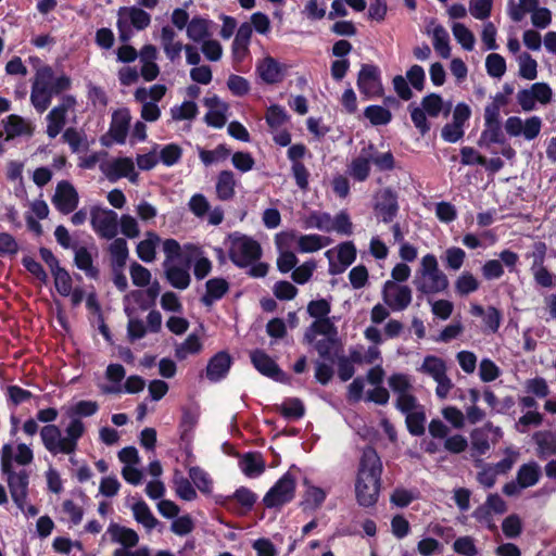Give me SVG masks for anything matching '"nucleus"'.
I'll use <instances>...</instances> for the list:
<instances>
[{
	"label": "nucleus",
	"mask_w": 556,
	"mask_h": 556,
	"mask_svg": "<svg viewBox=\"0 0 556 556\" xmlns=\"http://www.w3.org/2000/svg\"><path fill=\"white\" fill-rule=\"evenodd\" d=\"M382 464L372 447H366L361 458L358 475L355 483L356 498L359 505H374L379 496Z\"/></svg>",
	"instance_id": "1"
},
{
	"label": "nucleus",
	"mask_w": 556,
	"mask_h": 556,
	"mask_svg": "<svg viewBox=\"0 0 556 556\" xmlns=\"http://www.w3.org/2000/svg\"><path fill=\"white\" fill-rule=\"evenodd\" d=\"M71 87L66 75H55L50 66L37 70L30 91V102L38 113H43L51 104L52 98Z\"/></svg>",
	"instance_id": "2"
},
{
	"label": "nucleus",
	"mask_w": 556,
	"mask_h": 556,
	"mask_svg": "<svg viewBox=\"0 0 556 556\" xmlns=\"http://www.w3.org/2000/svg\"><path fill=\"white\" fill-rule=\"evenodd\" d=\"M371 164L381 172L391 170L395 166L394 156L391 151L379 152L374 143H368L348 165V174L357 181H365Z\"/></svg>",
	"instance_id": "3"
},
{
	"label": "nucleus",
	"mask_w": 556,
	"mask_h": 556,
	"mask_svg": "<svg viewBox=\"0 0 556 556\" xmlns=\"http://www.w3.org/2000/svg\"><path fill=\"white\" fill-rule=\"evenodd\" d=\"M413 283L416 290L422 294H438L448 288V278L440 268L439 262L433 254H426L421 257Z\"/></svg>",
	"instance_id": "4"
},
{
	"label": "nucleus",
	"mask_w": 556,
	"mask_h": 556,
	"mask_svg": "<svg viewBox=\"0 0 556 556\" xmlns=\"http://www.w3.org/2000/svg\"><path fill=\"white\" fill-rule=\"evenodd\" d=\"M1 470L7 476L13 502L21 510H24L25 500L28 494L29 475L25 469L20 471L13 469V456L10 444L3 445L1 450Z\"/></svg>",
	"instance_id": "5"
},
{
	"label": "nucleus",
	"mask_w": 556,
	"mask_h": 556,
	"mask_svg": "<svg viewBox=\"0 0 556 556\" xmlns=\"http://www.w3.org/2000/svg\"><path fill=\"white\" fill-rule=\"evenodd\" d=\"M452 104L444 103L442 97L437 93H430L424 97L420 106L415 104L408 105L412 121L421 135H425L430 129L427 116L434 118L442 112L444 115H447L450 114Z\"/></svg>",
	"instance_id": "6"
},
{
	"label": "nucleus",
	"mask_w": 556,
	"mask_h": 556,
	"mask_svg": "<svg viewBox=\"0 0 556 556\" xmlns=\"http://www.w3.org/2000/svg\"><path fill=\"white\" fill-rule=\"evenodd\" d=\"M417 371L430 377L437 383L435 395L439 400L447 399L454 383L447 375V365L443 358L437 355H426L417 367Z\"/></svg>",
	"instance_id": "7"
},
{
	"label": "nucleus",
	"mask_w": 556,
	"mask_h": 556,
	"mask_svg": "<svg viewBox=\"0 0 556 556\" xmlns=\"http://www.w3.org/2000/svg\"><path fill=\"white\" fill-rule=\"evenodd\" d=\"M151 24V15L143 9L132 7H122L117 11L116 26L118 38L123 42L130 40L132 36L131 27L136 30H143Z\"/></svg>",
	"instance_id": "8"
},
{
	"label": "nucleus",
	"mask_w": 556,
	"mask_h": 556,
	"mask_svg": "<svg viewBox=\"0 0 556 556\" xmlns=\"http://www.w3.org/2000/svg\"><path fill=\"white\" fill-rule=\"evenodd\" d=\"M388 386L395 396V407L400 412H406L418 406V400L414 395V386L408 375L394 372L388 378Z\"/></svg>",
	"instance_id": "9"
},
{
	"label": "nucleus",
	"mask_w": 556,
	"mask_h": 556,
	"mask_svg": "<svg viewBox=\"0 0 556 556\" xmlns=\"http://www.w3.org/2000/svg\"><path fill=\"white\" fill-rule=\"evenodd\" d=\"M262 254L261 245L257 241L247 236L231 238L229 257L240 267L251 265L258 260Z\"/></svg>",
	"instance_id": "10"
},
{
	"label": "nucleus",
	"mask_w": 556,
	"mask_h": 556,
	"mask_svg": "<svg viewBox=\"0 0 556 556\" xmlns=\"http://www.w3.org/2000/svg\"><path fill=\"white\" fill-rule=\"evenodd\" d=\"M295 478L286 472L265 494L263 502L268 508L282 506L294 497Z\"/></svg>",
	"instance_id": "11"
},
{
	"label": "nucleus",
	"mask_w": 556,
	"mask_h": 556,
	"mask_svg": "<svg viewBox=\"0 0 556 556\" xmlns=\"http://www.w3.org/2000/svg\"><path fill=\"white\" fill-rule=\"evenodd\" d=\"M413 294L408 286L396 283L392 280L384 282L382 300L393 312L406 309L412 303Z\"/></svg>",
	"instance_id": "12"
},
{
	"label": "nucleus",
	"mask_w": 556,
	"mask_h": 556,
	"mask_svg": "<svg viewBox=\"0 0 556 556\" xmlns=\"http://www.w3.org/2000/svg\"><path fill=\"white\" fill-rule=\"evenodd\" d=\"M90 222L93 230L104 239H114L118 231V215L109 208L91 210Z\"/></svg>",
	"instance_id": "13"
},
{
	"label": "nucleus",
	"mask_w": 556,
	"mask_h": 556,
	"mask_svg": "<svg viewBox=\"0 0 556 556\" xmlns=\"http://www.w3.org/2000/svg\"><path fill=\"white\" fill-rule=\"evenodd\" d=\"M76 99L73 96H64L60 103L54 106L47 115V135L49 138H55L66 123V115L74 111Z\"/></svg>",
	"instance_id": "14"
},
{
	"label": "nucleus",
	"mask_w": 556,
	"mask_h": 556,
	"mask_svg": "<svg viewBox=\"0 0 556 556\" xmlns=\"http://www.w3.org/2000/svg\"><path fill=\"white\" fill-rule=\"evenodd\" d=\"M282 240H295L296 249L301 253H313L331 243V239L329 237L316 233L296 236L293 231L281 232L276 236L277 245L281 247Z\"/></svg>",
	"instance_id": "15"
},
{
	"label": "nucleus",
	"mask_w": 556,
	"mask_h": 556,
	"mask_svg": "<svg viewBox=\"0 0 556 556\" xmlns=\"http://www.w3.org/2000/svg\"><path fill=\"white\" fill-rule=\"evenodd\" d=\"M101 170L105 177L114 182L121 178H128L130 182L138 181V173L135 163L130 157H116L101 165Z\"/></svg>",
	"instance_id": "16"
},
{
	"label": "nucleus",
	"mask_w": 556,
	"mask_h": 556,
	"mask_svg": "<svg viewBox=\"0 0 556 556\" xmlns=\"http://www.w3.org/2000/svg\"><path fill=\"white\" fill-rule=\"evenodd\" d=\"M470 115V108L466 103H458L454 108L452 122L442 128V138L447 142H456L462 139L464 136V125Z\"/></svg>",
	"instance_id": "17"
},
{
	"label": "nucleus",
	"mask_w": 556,
	"mask_h": 556,
	"mask_svg": "<svg viewBox=\"0 0 556 556\" xmlns=\"http://www.w3.org/2000/svg\"><path fill=\"white\" fill-rule=\"evenodd\" d=\"M52 204L62 214L74 212L78 205L79 197L74 186L67 180H61L52 195Z\"/></svg>",
	"instance_id": "18"
},
{
	"label": "nucleus",
	"mask_w": 556,
	"mask_h": 556,
	"mask_svg": "<svg viewBox=\"0 0 556 556\" xmlns=\"http://www.w3.org/2000/svg\"><path fill=\"white\" fill-rule=\"evenodd\" d=\"M325 255L330 262V273H341L355 261L356 248L353 242L348 241L328 250Z\"/></svg>",
	"instance_id": "19"
},
{
	"label": "nucleus",
	"mask_w": 556,
	"mask_h": 556,
	"mask_svg": "<svg viewBox=\"0 0 556 556\" xmlns=\"http://www.w3.org/2000/svg\"><path fill=\"white\" fill-rule=\"evenodd\" d=\"M375 212L383 223L393 220L399 211L395 193L389 189H382L376 194Z\"/></svg>",
	"instance_id": "20"
},
{
	"label": "nucleus",
	"mask_w": 556,
	"mask_h": 556,
	"mask_svg": "<svg viewBox=\"0 0 556 556\" xmlns=\"http://www.w3.org/2000/svg\"><path fill=\"white\" fill-rule=\"evenodd\" d=\"M357 87L366 97L379 96L382 87L378 67L369 64L363 65L358 74Z\"/></svg>",
	"instance_id": "21"
},
{
	"label": "nucleus",
	"mask_w": 556,
	"mask_h": 556,
	"mask_svg": "<svg viewBox=\"0 0 556 556\" xmlns=\"http://www.w3.org/2000/svg\"><path fill=\"white\" fill-rule=\"evenodd\" d=\"M160 42L166 58L175 63L180 59L185 46L178 40V35L173 27L163 26L160 33Z\"/></svg>",
	"instance_id": "22"
},
{
	"label": "nucleus",
	"mask_w": 556,
	"mask_h": 556,
	"mask_svg": "<svg viewBox=\"0 0 556 556\" xmlns=\"http://www.w3.org/2000/svg\"><path fill=\"white\" fill-rule=\"evenodd\" d=\"M204 104L208 109L205 115V122L210 126L222 128L227 122L229 105L217 96L205 98Z\"/></svg>",
	"instance_id": "23"
},
{
	"label": "nucleus",
	"mask_w": 556,
	"mask_h": 556,
	"mask_svg": "<svg viewBox=\"0 0 556 556\" xmlns=\"http://www.w3.org/2000/svg\"><path fill=\"white\" fill-rule=\"evenodd\" d=\"M40 437L45 447L51 454L55 455L62 453L70 455L65 439L62 437L61 430L55 425L42 427L40 430Z\"/></svg>",
	"instance_id": "24"
},
{
	"label": "nucleus",
	"mask_w": 556,
	"mask_h": 556,
	"mask_svg": "<svg viewBox=\"0 0 556 556\" xmlns=\"http://www.w3.org/2000/svg\"><path fill=\"white\" fill-rule=\"evenodd\" d=\"M535 454L540 459L556 455V430H539L533 433Z\"/></svg>",
	"instance_id": "25"
},
{
	"label": "nucleus",
	"mask_w": 556,
	"mask_h": 556,
	"mask_svg": "<svg viewBox=\"0 0 556 556\" xmlns=\"http://www.w3.org/2000/svg\"><path fill=\"white\" fill-rule=\"evenodd\" d=\"M251 362L254 367L264 376L281 381L283 374L274 359L261 350L251 352Z\"/></svg>",
	"instance_id": "26"
},
{
	"label": "nucleus",
	"mask_w": 556,
	"mask_h": 556,
	"mask_svg": "<svg viewBox=\"0 0 556 556\" xmlns=\"http://www.w3.org/2000/svg\"><path fill=\"white\" fill-rule=\"evenodd\" d=\"M130 121L131 115L128 109H119L113 113L109 132L115 142H125Z\"/></svg>",
	"instance_id": "27"
},
{
	"label": "nucleus",
	"mask_w": 556,
	"mask_h": 556,
	"mask_svg": "<svg viewBox=\"0 0 556 556\" xmlns=\"http://www.w3.org/2000/svg\"><path fill=\"white\" fill-rule=\"evenodd\" d=\"M3 123L5 141H10L18 136H31L34 132L31 123L15 114L8 116Z\"/></svg>",
	"instance_id": "28"
},
{
	"label": "nucleus",
	"mask_w": 556,
	"mask_h": 556,
	"mask_svg": "<svg viewBox=\"0 0 556 556\" xmlns=\"http://www.w3.org/2000/svg\"><path fill=\"white\" fill-rule=\"evenodd\" d=\"M256 71L260 77L267 84H276L283 78V67L269 55L257 63Z\"/></svg>",
	"instance_id": "29"
},
{
	"label": "nucleus",
	"mask_w": 556,
	"mask_h": 556,
	"mask_svg": "<svg viewBox=\"0 0 556 556\" xmlns=\"http://www.w3.org/2000/svg\"><path fill=\"white\" fill-rule=\"evenodd\" d=\"M231 366V357L226 352H218L214 355L206 367V377L211 381H218L224 378Z\"/></svg>",
	"instance_id": "30"
},
{
	"label": "nucleus",
	"mask_w": 556,
	"mask_h": 556,
	"mask_svg": "<svg viewBox=\"0 0 556 556\" xmlns=\"http://www.w3.org/2000/svg\"><path fill=\"white\" fill-rule=\"evenodd\" d=\"M337 333V327L329 317L317 318L307 328L305 332V340L308 343H313L317 336H325L329 339H336Z\"/></svg>",
	"instance_id": "31"
},
{
	"label": "nucleus",
	"mask_w": 556,
	"mask_h": 556,
	"mask_svg": "<svg viewBox=\"0 0 556 556\" xmlns=\"http://www.w3.org/2000/svg\"><path fill=\"white\" fill-rule=\"evenodd\" d=\"M108 533L113 542L122 545L121 548L130 549L137 546L139 542V535L135 530L116 523L109 527Z\"/></svg>",
	"instance_id": "32"
},
{
	"label": "nucleus",
	"mask_w": 556,
	"mask_h": 556,
	"mask_svg": "<svg viewBox=\"0 0 556 556\" xmlns=\"http://www.w3.org/2000/svg\"><path fill=\"white\" fill-rule=\"evenodd\" d=\"M237 180L231 170H222L215 185L216 197L220 201H229L233 199L236 194Z\"/></svg>",
	"instance_id": "33"
},
{
	"label": "nucleus",
	"mask_w": 556,
	"mask_h": 556,
	"mask_svg": "<svg viewBox=\"0 0 556 556\" xmlns=\"http://www.w3.org/2000/svg\"><path fill=\"white\" fill-rule=\"evenodd\" d=\"M161 243V238L154 231H147L146 238L136 247L138 257L144 263H152L156 257V248Z\"/></svg>",
	"instance_id": "34"
},
{
	"label": "nucleus",
	"mask_w": 556,
	"mask_h": 556,
	"mask_svg": "<svg viewBox=\"0 0 556 556\" xmlns=\"http://www.w3.org/2000/svg\"><path fill=\"white\" fill-rule=\"evenodd\" d=\"M164 271L166 279L174 288L185 290L189 287L191 277L187 267L174 263L164 266Z\"/></svg>",
	"instance_id": "35"
},
{
	"label": "nucleus",
	"mask_w": 556,
	"mask_h": 556,
	"mask_svg": "<svg viewBox=\"0 0 556 556\" xmlns=\"http://www.w3.org/2000/svg\"><path fill=\"white\" fill-rule=\"evenodd\" d=\"M541 477V467L535 462H529L519 467L516 480L523 489L535 485Z\"/></svg>",
	"instance_id": "36"
},
{
	"label": "nucleus",
	"mask_w": 556,
	"mask_h": 556,
	"mask_svg": "<svg viewBox=\"0 0 556 556\" xmlns=\"http://www.w3.org/2000/svg\"><path fill=\"white\" fill-rule=\"evenodd\" d=\"M211 22L206 18L195 16L187 26V36L194 42H203L211 37Z\"/></svg>",
	"instance_id": "37"
},
{
	"label": "nucleus",
	"mask_w": 556,
	"mask_h": 556,
	"mask_svg": "<svg viewBox=\"0 0 556 556\" xmlns=\"http://www.w3.org/2000/svg\"><path fill=\"white\" fill-rule=\"evenodd\" d=\"M205 287L206 292L202 296V302L207 306L222 299L229 290V283L224 278H212Z\"/></svg>",
	"instance_id": "38"
},
{
	"label": "nucleus",
	"mask_w": 556,
	"mask_h": 556,
	"mask_svg": "<svg viewBox=\"0 0 556 556\" xmlns=\"http://www.w3.org/2000/svg\"><path fill=\"white\" fill-rule=\"evenodd\" d=\"M406 415V426L410 434L419 437L425 433L426 414L421 405L402 412Z\"/></svg>",
	"instance_id": "39"
},
{
	"label": "nucleus",
	"mask_w": 556,
	"mask_h": 556,
	"mask_svg": "<svg viewBox=\"0 0 556 556\" xmlns=\"http://www.w3.org/2000/svg\"><path fill=\"white\" fill-rule=\"evenodd\" d=\"M132 515L138 523H141L147 530L154 529L159 520L152 514L150 507L143 501H138L131 506Z\"/></svg>",
	"instance_id": "40"
},
{
	"label": "nucleus",
	"mask_w": 556,
	"mask_h": 556,
	"mask_svg": "<svg viewBox=\"0 0 556 556\" xmlns=\"http://www.w3.org/2000/svg\"><path fill=\"white\" fill-rule=\"evenodd\" d=\"M432 45L437 53L447 59L451 55L450 36L442 25H437L432 29Z\"/></svg>",
	"instance_id": "41"
},
{
	"label": "nucleus",
	"mask_w": 556,
	"mask_h": 556,
	"mask_svg": "<svg viewBox=\"0 0 556 556\" xmlns=\"http://www.w3.org/2000/svg\"><path fill=\"white\" fill-rule=\"evenodd\" d=\"M330 218L331 215L329 213L313 211L302 218L303 227L305 229H318L330 232Z\"/></svg>",
	"instance_id": "42"
},
{
	"label": "nucleus",
	"mask_w": 556,
	"mask_h": 556,
	"mask_svg": "<svg viewBox=\"0 0 556 556\" xmlns=\"http://www.w3.org/2000/svg\"><path fill=\"white\" fill-rule=\"evenodd\" d=\"M75 265L83 270L86 276L97 278L99 275L98 268L93 265L91 253L84 247L75 250L74 257Z\"/></svg>",
	"instance_id": "43"
},
{
	"label": "nucleus",
	"mask_w": 556,
	"mask_h": 556,
	"mask_svg": "<svg viewBox=\"0 0 556 556\" xmlns=\"http://www.w3.org/2000/svg\"><path fill=\"white\" fill-rule=\"evenodd\" d=\"M66 435L64 437L68 453L73 454L77 448L78 440L85 433V425L79 418H73L65 429Z\"/></svg>",
	"instance_id": "44"
},
{
	"label": "nucleus",
	"mask_w": 556,
	"mask_h": 556,
	"mask_svg": "<svg viewBox=\"0 0 556 556\" xmlns=\"http://www.w3.org/2000/svg\"><path fill=\"white\" fill-rule=\"evenodd\" d=\"M173 484L176 495L184 501H194L197 498V491L192 486L188 478L184 477L181 472L175 471Z\"/></svg>",
	"instance_id": "45"
},
{
	"label": "nucleus",
	"mask_w": 556,
	"mask_h": 556,
	"mask_svg": "<svg viewBox=\"0 0 556 556\" xmlns=\"http://www.w3.org/2000/svg\"><path fill=\"white\" fill-rule=\"evenodd\" d=\"M479 287V280L470 271H463L454 281L455 292L459 296H466L476 292Z\"/></svg>",
	"instance_id": "46"
},
{
	"label": "nucleus",
	"mask_w": 556,
	"mask_h": 556,
	"mask_svg": "<svg viewBox=\"0 0 556 556\" xmlns=\"http://www.w3.org/2000/svg\"><path fill=\"white\" fill-rule=\"evenodd\" d=\"M125 368L121 364H111L106 368V379L113 382V386L102 388L104 393H119L122 391L121 381L125 378Z\"/></svg>",
	"instance_id": "47"
},
{
	"label": "nucleus",
	"mask_w": 556,
	"mask_h": 556,
	"mask_svg": "<svg viewBox=\"0 0 556 556\" xmlns=\"http://www.w3.org/2000/svg\"><path fill=\"white\" fill-rule=\"evenodd\" d=\"M110 254L112 256L113 264L119 269L125 266L128 258V245L124 238H115L110 247Z\"/></svg>",
	"instance_id": "48"
},
{
	"label": "nucleus",
	"mask_w": 556,
	"mask_h": 556,
	"mask_svg": "<svg viewBox=\"0 0 556 556\" xmlns=\"http://www.w3.org/2000/svg\"><path fill=\"white\" fill-rule=\"evenodd\" d=\"M276 410L286 418L299 419L304 415L305 408L301 400L292 397L277 405Z\"/></svg>",
	"instance_id": "49"
},
{
	"label": "nucleus",
	"mask_w": 556,
	"mask_h": 556,
	"mask_svg": "<svg viewBox=\"0 0 556 556\" xmlns=\"http://www.w3.org/2000/svg\"><path fill=\"white\" fill-rule=\"evenodd\" d=\"M519 75L528 80H533L538 76V62L528 53L522 52L517 56Z\"/></svg>",
	"instance_id": "50"
},
{
	"label": "nucleus",
	"mask_w": 556,
	"mask_h": 556,
	"mask_svg": "<svg viewBox=\"0 0 556 556\" xmlns=\"http://www.w3.org/2000/svg\"><path fill=\"white\" fill-rule=\"evenodd\" d=\"M507 510L505 501L498 494H490L484 505L477 509L475 515L478 519H481L484 514H504Z\"/></svg>",
	"instance_id": "51"
},
{
	"label": "nucleus",
	"mask_w": 556,
	"mask_h": 556,
	"mask_svg": "<svg viewBox=\"0 0 556 556\" xmlns=\"http://www.w3.org/2000/svg\"><path fill=\"white\" fill-rule=\"evenodd\" d=\"M202 348L200 338L192 333L176 348L175 355L178 359H186L189 355L199 354Z\"/></svg>",
	"instance_id": "52"
},
{
	"label": "nucleus",
	"mask_w": 556,
	"mask_h": 556,
	"mask_svg": "<svg viewBox=\"0 0 556 556\" xmlns=\"http://www.w3.org/2000/svg\"><path fill=\"white\" fill-rule=\"evenodd\" d=\"M471 448L477 455H484L490 450L489 432L485 426L477 428L470 433Z\"/></svg>",
	"instance_id": "53"
},
{
	"label": "nucleus",
	"mask_w": 556,
	"mask_h": 556,
	"mask_svg": "<svg viewBox=\"0 0 556 556\" xmlns=\"http://www.w3.org/2000/svg\"><path fill=\"white\" fill-rule=\"evenodd\" d=\"M452 31L457 42L467 51H471L476 43L473 33L462 23H454Z\"/></svg>",
	"instance_id": "54"
},
{
	"label": "nucleus",
	"mask_w": 556,
	"mask_h": 556,
	"mask_svg": "<svg viewBox=\"0 0 556 556\" xmlns=\"http://www.w3.org/2000/svg\"><path fill=\"white\" fill-rule=\"evenodd\" d=\"M289 240H282L281 241V247L278 245V249H279V255L277 257V268L286 274V273H289L290 270L294 269L296 264H298V257L296 255L285 249V244L288 242Z\"/></svg>",
	"instance_id": "55"
},
{
	"label": "nucleus",
	"mask_w": 556,
	"mask_h": 556,
	"mask_svg": "<svg viewBox=\"0 0 556 556\" xmlns=\"http://www.w3.org/2000/svg\"><path fill=\"white\" fill-rule=\"evenodd\" d=\"M241 470L249 477H255L264 471V462L260 455L247 454L240 462Z\"/></svg>",
	"instance_id": "56"
},
{
	"label": "nucleus",
	"mask_w": 556,
	"mask_h": 556,
	"mask_svg": "<svg viewBox=\"0 0 556 556\" xmlns=\"http://www.w3.org/2000/svg\"><path fill=\"white\" fill-rule=\"evenodd\" d=\"M233 501L238 502L242 507L250 509L256 501V495L247 488H240L235 492L232 497L226 500V502L224 503L226 508L233 509Z\"/></svg>",
	"instance_id": "57"
},
{
	"label": "nucleus",
	"mask_w": 556,
	"mask_h": 556,
	"mask_svg": "<svg viewBox=\"0 0 556 556\" xmlns=\"http://www.w3.org/2000/svg\"><path fill=\"white\" fill-rule=\"evenodd\" d=\"M229 155H230V150L224 144L217 146L214 150L201 149L199 151V157L203 162V164L206 166H208L213 163L224 161Z\"/></svg>",
	"instance_id": "58"
},
{
	"label": "nucleus",
	"mask_w": 556,
	"mask_h": 556,
	"mask_svg": "<svg viewBox=\"0 0 556 556\" xmlns=\"http://www.w3.org/2000/svg\"><path fill=\"white\" fill-rule=\"evenodd\" d=\"M129 274L131 281L136 287H148L151 283V271L137 262L130 264Z\"/></svg>",
	"instance_id": "59"
},
{
	"label": "nucleus",
	"mask_w": 556,
	"mask_h": 556,
	"mask_svg": "<svg viewBox=\"0 0 556 556\" xmlns=\"http://www.w3.org/2000/svg\"><path fill=\"white\" fill-rule=\"evenodd\" d=\"M336 231L340 235L350 236L353 232V224L349 214L344 211L338 213L334 217L330 218V232Z\"/></svg>",
	"instance_id": "60"
},
{
	"label": "nucleus",
	"mask_w": 556,
	"mask_h": 556,
	"mask_svg": "<svg viewBox=\"0 0 556 556\" xmlns=\"http://www.w3.org/2000/svg\"><path fill=\"white\" fill-rule=\"evenodd\" d=\"M56 291L63 295L68 296L72 291V277L66 269L59 267L52 271Z\"/></svg>",
	"instance_id": "61"
},
{
	"label": "nucleus",
	"mask_w": 556,
	"mask_h": 556,
	"mask_svg": "<svg viewBox=\"0 0 556 556\" xmlns=\"http://www.w3.org/2000/svg\"><path fill=\"white\" fill-rule=\"evenodd\" d=\"M488 74L494 78H501L506 72V61L497 53H491L485 59Z\"/></svg>",
	"instance_id": "62"
},
{
	"label": "nucleus",
	"mask_w": 556,
	"mask_h": 556,
	"mask_svg": "<svg viewBox=\"0 0 556 556\" xmlns=\"http://www.w3.org/2000/svg\"><path fill=\"white\" fill-rule=\"evenodd\" d=\"M539 8V0H518V3L509 10L513 21L520 22L528 13H532Z\"/></svg>",
	"instance_id": "63"
},
{
	"label": "nucleus",
	"mask_w": 556,
	"mask_h": 556,
	"mask_svg": "<svg viewBox=\"0 0 556 556\" xmlns=\"http://www.w3.org/2000/svg\"><path fill=\"white\" fill-rule=\"evenodd\" d=\"M364 115L372 125H386L392 118L391 112L380 105H370L366 108Z\"/></svg>",
	"instance_id": "64"
}]
</instances>
